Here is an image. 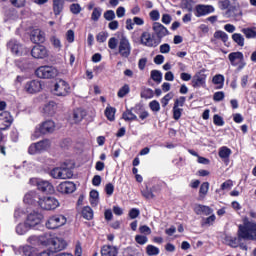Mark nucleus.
Wrapping results in <instances>:
<instances>
[{"label":"nucleus","mask_w":256,"mask_h":256,"mask_svg":"<svg viewBox=\"0 0 256 256\" xmlns=\"http://www.w3.org/2000/svg\"><path fill=\"white\" fill-rule=\"evenodd\" d=\"M228 59L232 67H237V71H243V69L247 67V62H245V56L243 55V52H231L228 55Z\"/></svg>","instance_id":"0eeeda50"},{"label":"nucleus","mask_w":256,"mask_h":256,"mask_svg":"<svg viewBox=\"0 0 256 256\" xmlns=\"http://www.w3.org/2000/svg\"><path fill=\"white\" fill-rule=\"evenodd\" d=\"M233 187V182L231 180H227L221 184L222 191H230Z\"/></svg>","instance_id":"6e6d98bb"},{"label":"nucleus","mask_w":256,"mask_h":256,"mask_svg":"<svg viewBox=\"0 0 256 256\" xmlns=\"http://www.w3.org/2000/svg\"><path fill=\"white\" fill-rule=\"evenodd\" d=\"M211 13H215V8L211 5L199 4L195 7L196 17H205V15H209Z\"/></svg>","instance_id":"4468645a"},{"label":"nucleus","mask_w":256,"mask_h":256,"mask_svg":"<svg viewBox=\"0 0 256 256\" xmlns=\"http://www.w3.org/2000/svg\"><path fill=\"white\" fill-rule=\"evenodd\" d=\"M141 97L142 99H153L155 93L151 88H145L141 91Z\"/></svg>","instance_id":"ea45409f"},{"label":"nucleus","mask_w":256,"mask_h":256,"mask_svg":"<svg viewBox=\"0 0 256 256\" xmlns=\"http://www.w3.org/2000/svg\"><path fill=\"white\" fill-rule=\"evenodd\" d=\"M41 89H42V85H41V81L39 80L28 81L24 86V91H26V93H29L30 95L39 93Z\"/></svg>","instance_id":"f8f14e48"},{"label":"nucleus","mask_w":256,"mask_h":256,"mask_svg":"<svg viewBox=\"0 0 256 256\" xmlns=\"http://www.w3.org/2000/svg\"><path fill=\"white\" fill-rule=\"evenodd\" d=\"M105 116L107 117L108 121H115V108L107 107L105 109Z\"/></svg>","instance_id":"c03bdc74"},{"label":"nucleus","mask_w":256,"mask_h":256,"mask_svg":"<svg viewBox=\"0 0 256 256\" xmlns=\"http://www.w3.org/2000/svg\"><path fill=\"white\" fill-rule=\"evenodd\" d=\"M149 107L154 113H159V111H161V104H159V101L157 100L151 101Z\"/></svg>","instance_id":"49530a36"},{"label":"nucleus","mask_w":256,"mask_h":256,"mask_svg":"<svg viewBox=\"0 0 256 256\" xmlns=\"http://www.w3.org/2000/svg\"><path fill=\"white\" fill-rule=\"evenodd\" d=\"M241 239L246 241H255L256 240V224L253 222H248L243 226H239L238 238H229L228 245L230 247H239Z\"/></svg>","instance_id":"f257e3e1"},{"label":"nucleus","mask_w":256,"mask_h":256,"mask_svg":"<svg viewBox=\"0 0 256 256\" xmlns=\"http://www.w3.org/2000/svg\"><path fill=\"white\" fill-rule=\"evenodd\" d=\"M31 229L29 225H27V222L25 223H20L16 226V233L17 235H25Z\"/></svg>","instance_id":"cd10ccee"},{"label":"nucleus","mask_w":256,"mask_h":256,"mask_svg":"<svg viewBox=\"0 0 256 256\" xmlns=\"http://www.w3.org/2000/svg\"><path fill=\"white\" fill-rule=\"evenodd\" d=\"M13 7H17L21 9V7H25V0H9Z\"/></svg>","instance_id":"13d9d810"},{"label":"nucleus","mask_w":256,"mask_h":256,"mask_svg":"<svg viewBox=\"0 0 256 256\" xmlns=\"http://www.w3.org/2000/svg\"><path fill=\"white\" fill-rule=\"evenodd\" d=\"M160 17H161V15L159 14V12L157 10H152L150 12V19L152 21H159Z\"/></svg>","instance_id":"338daca9"},{"label":"nucleus","mask_w":256,"mask_h":256,"mask_svg":"<svg viewBox=\"0 0 256 256\" xmlns=\"http://www.w3.org/2000/svg\"><path fill=\"white\" fill-rule=\"evenodd\" d=\"M55 109H57V105L55 104V102H49L44 107V111L45 113H47V115H54Z\"/></svg>","instance_id":"e433bc0d"},{"label":"nucleus","mask_w":256,"mask_h":256,"mask_svg":"<svg viewBox=\"0 0 256 256\" xmlns=\"http://www.w3.org/2000/svg\"><path fill=\"white\" fill-rule=\"evenodd\" d=\"M108 47L112 50L118 47V55L123 59H129L131 55V42L125 36H122L119 40L116 37H111L108 40Z\"/></svg>","instance_id":"f03ea898"},{"label":"nucleus","mask_w":256,"mask_h":256,"mask_svg":"<svg viewBox=\"0 0 256 256\" xmlns=\"http://www.w3.org/2000/svg\"><path fill=\"white\" fill-rule=\"evenodd\" d=\"M41 221H43V214L38 212H31L27 216L26 224L30 227V229H33V227L40 225Z\"/></svg>","instance_id":"9b49d317"},{"label":"nucleus","mask_w":256,"mask_h":256,"mask_svg":"<svg viewBox=\"0 0 256 256\" xmlns=\"http://www.w3.org/2000/svg\"><path fill=\"white\" fill-rule=\"evenodd\" d=\"M213 121H214V124H216L218 127H223V125H225V121H223V117L217 114L214 115Z\"/></svg>","instance_id":"bf43d9fd"},{"label":"nucleus","mask_w":256,"mask_h":256,"mask_svg":"<svg viewBox=\"0 0 256 256\" xmlns=\"http://www.w3.org/2000/svg\"><path fill=\"white\" fill-rule=\"evenodd\" d=\"M232 41L238 45V47H245V37L240 33H234L232 35Z\"/></svg>","instance_id":"bb28decb"},{"label":"nucleus","mask_w":256,"mask_h":256,"mask_svg":"<svg viewBox=\"0 0 256 256\" xmlns=\"http://www.w3.org/2000/svg\"><path fill=\"white\" fill-rule=\"evenodd\" d=\"M30 39L32 43H45V32L41 31L39 28H36L31 31Z\"/></svg>","instance_id":"a211bd4d"},{"label":"nucleus","mask_w":256,"mask_h":256,"mask_svg":"<svg viewBox=\"0 0 256 256\" xmlns=\"http://www.w3.org/2000/svg\"><path fill=\"white\" fill-rule=\"evenodd\" d=\"M38 203L41 209H44L45 211H53V209L59 207V200L51 196L39 199Z\"/></svg>","instance_id":"9d476101"},{"label":"nucleus","mask_w":256,"mask_h":256,"mask_svg":"<svg viewBox=\"0 0 256 256\" xmlns=\"http://www.w3.org/2000/svg\"><path fill=\"white\" fill-rule=\"evenodd\" d=\"M50 175L53 179H61V168H54L51 170Z\"/></svg>","instance_id":"052dcab7"},{"label":"nucleus","mask_w":256,"mask_h":256,"mask_svg":"<svg viewBox=\"0 0 256 256\" xmlns=\"http://www.w3.org/2000/svg\"><path fill=\"white\" fill-rule=\"evenodd\" d=\"M194 211L196 215H211V213H213V210L209 206L201 204L196 205Z\"/></svg>","instance_id":"4be33fe9"},{"label":"nucleus","mask_w":256,"mask_h":256,"mask_svg":"<svg viewBox=\"0 0 256 256\" xmlns=\"http://www.w3.org/2000/svg\"><path fill=\"white\" fill-rule=\"evenodd\" d=\"M214 39H220L221 41H223V43H227L229 41V35L219 30L214 33Z\"/></svg>","instance_id":"f704fd0d"},{"label":"nucleus","mask_w":256,"mask_h":256,"mask_svg":"<svg viewBox=\"0 0 256 256\" xmlns=\"http://www.w3.org/2000/svg\"><path fill=\"white\" fill-rule=\"evenodd\" d=\"M42 245L46 247H50L52 253H57L59 251H63L65 247H67V243L65 240L59 237H51L49 234H45L41 237Z\"/></svg>","instance_id":"7ed1b4c3"},{"label":"nucleus","mask_w":256,"mask_h":256,"mask_svg":"<svg viewBox=\"0 0 256 256\" xmlns=\"http://www.w3.org/2000/svg\"><path fill=\"white\" fill-rule=\"evenodd\" d=\"M90 203L92 207H97L99 203V192L96 190H92L90 192Z\"/></svg>","instance_id":"473e14b6"},{"label":"nucleus","mask_w":256,"mask_h":256,"mask_svg":"<svg viewBox=\"0 0 256 256\" xmlns=\"http://www.w3.org/2000/svg\"><path fill=\"white\" fill-rule=\"evenodd\" d=\"M205 81H207V75L200 71L194 75L192 85L193 87H203V85H205Z\"/></svg>","instance_id":"412c9836"},{"label":"nucleus","mask_w":256,"mask_h":256,"mask_svg":"<svg viewBox=\"0 0 256 256\" xmlns=\"http://www.w3.org/2000/svg\"><path fill=\"white\" fill-rule=\"evenodd\" d=\"M207 193H209V182H204L201 184L199 189L198 201H203V199L207 197Z\"/></svg>","instance_id":"a878e982"},{"label":"nucleus","mask_w":256,"mask_h":256,"mask_svg":"<svg viewBox=\"0 0 256 256\" xmlns=\"http://www.w3.org/2000/svg\"><path fill=\"white\" fill-rule=\"evenodd\" d=\"M185 101H187V98H185V96H180L178 99L175 100L174 107H183V105H185Z\"/></svg>","instance_id":"4d7b16f0"},{"label":"nucleus","mask_w":256,"mask_h":256,"mask_svg":"<svg viewBox=\"0 0 256 256\" xmlns=\"http://www.w3.org/2000/svg\"><path fill=\"white\" fill-rule=\"evenodd\" d=\"M81 5L79 4H71L70 5V11L71 13H73V15H79V13H81Z\"/></svg>","instance_id":"5fc2aeb1"},{"label":"nucleus","mask_w":256,"mask_h":256,"mask_svg":"<svg viewBox=\"0 0 256 256\" xmlns=\"http://www.w3.org/2000/svg\"><path fill=\"white\" fill-rule=\"evenodd\" d=\"M141 193H142V196L145 197V199L155 198V194H153V191L149 190L148 188H146V190H143Z\"/></svg>","instance_id":"e2e57ef3"},{"label":"nucleus","mask_w":256,"mask_h":256,"mask_svg":"<svg viewBox=\"0 0 256 256\" xmlns=\"http://www.w3.org/2000/svg\"><path fill=\"white\" fill-rule=\"evenodd\" d=\"M171 99H173V93H172V92L166 94V95L161 99L162 107H167V105H169V101H171Z\"/></svg>","instance_id":"8fccbe9b"},{"label":"nucleus","mask_w":256,"mask_h":256,"mask_svg":"<svg viewBox=\"0 0 256 256\" xmlns=\"http://www.w3.org/2000/svg\"><path fill=\"white\" fill-rule=\"evenodd\" d=\"M65 7V2L63 0H53V11L54 15H61Z\"/></svg>","instance_id":"5701e85b"},{"label":"nucleus","mask_w":256,"mask_h":256,"mask_svg":"<svg viewBox=\"0 0 256 256\" xmlns=\"http://www.w3.org/2000/svg\"><path fill=\"white\" fill-rule=\"evenodd\" d=\"M101 256H119V247L111 244H105L101 247Z\"/></svg>","instance_id":"2eb2a0df"},{"label":"nucleus","mask_w":256,"mask_h":256,"mask_svg":"<svg viewBox=\"0 0 256 256\" xmlns=\"http://www.w3.org/2000/svg\"><path fill=\"white\" fill-rule=\"evenodd\" d=\"M231 6L230 0H219L218 1V7L221 9V11H225L226 9H229Z\"/></svg>","instance_id":"de8ad7c7"},{"label":"nucleus","mask_w":256,"mask_h":256,"mask_svg":"<svg viewBox=\"0 0 256 256\" xmlns=\"http://www.w3.org/2000/svg\"><path fill=\"white\" fill-rule=\"evenodd\" d=\"M82 217L87 221H91V219H93V209L89 206L84 207L82 210Z\"/></svg>","instance_id":"72a5a7b5"},{"label":"nucleus","mask_w":256,"mask_h":256,"mask_svg":"<svg viewBox=\"0 0 256 256\" xmlns=\"http://www.w3.org/2000/svg\"><path fill=\"white\" fill-rule=\"evenodd\" d=\"M224 81L225 77H223V75L221 74L215 75L212 79V83H214V85H220L218 89H221L223 87Z\"/></svg>","instance_id":"79ce46f5"},{"label":"nucleus","mask_w":256,"mask_h":256,"mask_svg":"<svg viewBox=\"0 0 256 256\" xmlns=\"http://www.w3.org/2000/svg\"><path fill=\"white\" fill-rule=\"evenodd\" d=\"M241 32L245 35L246 39H256L255 28H243Z\"/></svg>","instance_id":"c756f323"},{"label":"nucleus","mask_w":256,"mask_h":256,"mask_svg":"<svg viewBox=\"0 0 256 256\" xmlns=\"http://www.w3.org/2000/svg\"><path fill=\"white\" fill-rule=\"evenodd\" d=\"M182 113H183L182 108H177L173 106V119H175V121H179L181 119Z\"/></svg>","instance_id":"09e8293b"},{"label":"nucleus","mask_w":256,"mask_h":256,"mask_svg":"<svg viewBox=\"0 0 256 256\" xmlns=\"http://www.w3.org/2000/svg\"><path fill=\"white\" fill-rule=\"evenodd\" d=\"M107 37H109V33H107V32H100L96 36V41H98V43H105V41H107Z\"/></svg>","instance_id":"3c124183"},{"label":"nucleus","mask_w":256,"mask_h":256,"mask_svg":"<svg viewBox=\"0 0 256 256\" xmlns=\"http://www.w3.org/2000/svg\"><path fill=\"white\" fill-rule=\"evenodd\" d=\"M231 149H229L227 146H223L219 149V158L220 159H229L231 157Z\"/></svg>","instance_id":"c85d7f7f"},{"label":"nucleus","mask_w":256,"mask_h":256,"mask_svg":"<svg viewBox=\"0 0 256 256\" xmlns=\"http://www.w3.org/2000/svg\"><path fill=\"white\" fill-rule=\"evenodd\" d=\"M7 47L11 53H14V55H23V45H21L17 40H10Z\"/></svg>","instance_id":"6ab92c4d"},{"label":"nucleus","mask_w":256,"mask_h":256,"mask_svg":"<svg viewBox=\"0 0 256 256\" xmlns=\"http://www.w3.org/2000/svg\"><path fill=\"white\" fill-rule=\"evenodd\" d=\"M52 93L57 97H67L71 93V86L67 81L58 79L53 86Z\"/></svg>","instance_id":"423d86ee"},{"label":"nucleus","mask_w":256,"mask_h":256,"mask_svg":"<svg viewBox=\"0 0 256 256\" xmlns=\"http://www.w3.org/2000/svg\"><path fill=\"white\" fill-rule=\"evenodd\" d=\"M36 147L38 148L39 153H41V151H47V149L51 147V142L49 140H42L36 143Z\"/></svg>","instance_id":"2f4dec72"},{"label":"nucleus","mask_w":256,"mask_h":256,"mask_svg":"<svg viewBox=\"0 0 256 256\" xmlns=\"http://www.w3.org/2000/svg\"><path fill=\"white\" fill-rule=\"evenodd\" d=\"M53 131H55V122L53 120L45 121L35 128L32 139H39L41 135H47V133H53Z\"/></svg>","instance_id":"39448f33"},{"label":"nucleus","mask_w":256,"mask_h":256,"mask_svg":"<svg viewBox=\"0 0 256 256\" xmlns=\"http://www.w3.org/2000/svg\"><path fill=\"white\" fill-rule=\"evenodd\" d=\"M85 115H87V113L81 108H78V109L74 110L73 117H72L73 122L74 123H81V121H83Z\"/></svg>","instance_id":"b1692460"},{"label":"nucleus","mask_w":256,"mask_h":256,"mask_svg":"<svg viewBox=\"0 0 256 256\" xmlns=\"http://www.w3.org/2000/svg\"><path fill=\"white\" fill-rule=\"evenodd\" d=\"M140 43L141 45H144V47H158V45L161 43V40L157 39V36L155 34H151L149 32H143L140 36Z\"/></svg>","instance_id":"6e6552de"},{"label":"nucleus","mask_w":256,"mask_h":256,"mask_svg":"<svg viewBox=\"0 0 256 256\" xmlns=\"http://www.w3.org/2000/svg\"><path fill=\"white\" fill-rule=\"evenodd\" d=\"M66 41H68V43H73V41H75V32L73 30H68L66 32Z\"/></svg>","instance_id":"0e129e2a"},{"label":"nucleus","mask_w":256,"mask_h":256,"mask_svg":"<svg viewBox=\"0 0 256 256\" xmlns=\"http://www.w3.org/2000/svg\"><path fill=\"white\" fill-rule=\"evenodd\" d=\"M122 119H124V121H137V115L133 114L131 110H126L122 114Z\"/></svg>","instance_id":"c9c22d12"},{"label":"nucleus","mask_w":256,"mask_h":256,"mask_svg":"<svg viewBox=\"0 0 256 256\" xmlns=\"http://www.w3.org/2000/svg\"><path fill=\"white\" fill-rule=\"evenodd\" d=\"M146 253L149 256H155V255H159L160 250L158 247L154 246V245H148L146 247Z\"/></svg>","instance_id":"37998d69"},{"label":"nucleus","mask_w":256,"mask_h":256,"mask_svg":"<svg viewBox=\"0 0 256 256\" xmlns=\"http://www.w3.org/2000/svg\"><path fill=\"white\" fill-rule=\"evenodd\" d=\"M35 75L39 79H55L59 76V70L54 66L44 65L35 70Z\"/></svg>","instance_id":"20e7f679"},{"label":"nucleus","mask_w":256,"mask_h":256,"mask_svg":"<svg viewBox=\"0 0 256 256\" xmlns=\"http://www.w3.org/2000/svg\"><path fill=\"white\" fill-rule=\"evenodd\" d=\"M152 29H153L155 35L157 36L156 38L160 41V43H161V39H163V37H167V35H169V30H167V28L159 22H154Z\"/></svg>","instance_id":"ddd939ff"},{"label":"nucleus","mask_w":256,"mask_h":256,"mask_svg":"<svg viewBox=\"0 0 256 256\" xmlns=\"http://www.w3.org/2000/svg\"><path fill=\"white\" fill-rule=\"evenodd\" d=\"M135 241H136V243H138V245H145L147 243V241H149V238H147V236H143V235H136Z\"/></svg>","instance_id":"864d4df0"},{"label":"nucleus","mask_w":256,"mask_h":256,"mask_svg":"<svg viewBox=\"0 0 256 256\" xmlns=\"http://www.w3.org/2000/svg\"><path fill=\"white\" fill-rule=\"evenodd\" d=\"M22 255L31 256V246H24L21 248Z\"/></svg>","instance_id":"774afa93"},{"label":"nucleus","mask_w":256,"mask_h":256,"mask_svg":"<svg viewBox=\"0 0 256 256\" xmlns=\"http://www.w3.org/2000/svg\"><path fill=\"white\" fill-rule=\"evenodd\" d=\"M13 123V119L9 112L0 113V130L5 131V129H9L11 124Z\"/></svg>","instance_id":"dca6fc26"},{"label":"nucleus","mask_w":256,"mask_h":256,"mask_svg":"<svg viewBox=\"0 0 256 256\" xmlns=\"http://www.w3.org/2000/svg\"><path fill=\"white\" fill-rule=\"evenodd\" d=\"M130 91H131V88L129 87V85L125 84L123 87L119 89L117 95L120 99H123L125 95H129Z\"/></svg>","instance_id":"a19ab883"},{"label":"nucleus","mask_w":256,"mask_h":256,"mask_svg":"<svg viewBox=\"0 0 256 256\" xmlns=\"http://www.w3.org/2000/svg\"><path fill=\"white\" fill-rule=\"evenodd\" d=\"M73 177V170L70 168H61L60 179H71Z\"/></svg>","instance_id":"58836bf2"},{"label":"nucleus","mask_w":256,"mask_h":256,"mask_svg":"<svg viewBox=\"0 0 256 256\" xmlns=\"http://www.w3.org/2000/svg\"><path fill=\"white\" fill-rule=\"evenodd\" d=\"M104 19H106V21H113V19H115V11L113 10H108L104 13Z\"/></svg>","instance_id":"680f3d73"},{"label":"nucleus","mask_w":256,"mask_h":256,"mask_svg":"<svg viewBox=\"0 0 256 256\" xmlns=\"http://www.w3.org/2000/svg\"><path fill=\"white\" fill-rule=\"evenodd\" d=\"M102 10L101 8H94L91 19L92 21H99V18L101 17Z\"/></svg>","instance_id":"603ef678"},{"label":"nucleus","mask_w":256,"mask_h":256,"mask_svg":"<svg viewBox=\"0 0 256 256\" xmlns=\"http://www.w3.org/2000/svg\"><path fill=\"white\" fill-rule=\"evenodd\" d=\"M151 79H153L155 83H161V81H163V73L159 70H152Z\"/></svg>","instance_id":"4c0bfd02"},{"label":"nucleus","mask_w":256,"mask_h":256,"mask_svg":"<svg viewBox=\"0 0 256 256\" xmlns=\"http://www.w3.org/2000/svg\"><path fill=\"white\" fill-rule=\"evenodd\" d=\"M59 189L62 193H73L75 191V184L73 182H63L60 184Z\"/></svg>","instance_id":"393cba45"},{"label":"nucleus","mask_w":256,"mask_h":256,"mask_svg":"<svg viewBox=\"0 0 256 256\" xmlns=\"http://www.w3.org/2000/svg\"><path fill=\"white\" fill-rule=\"evenodd\" d=\"M36 183L39 191H42V193H54L55 191L53 184L49 181L39 180Z\"/></svg>","instance_id":"aec40b11"},{"label":"nucleus","mask_w":256,"mask_h":256,"mask_svg":"<svg viewBox=\"0 0 256 256\" xmlns=\"http://www.w3.org/2000/svg\"><path fill=\"white\" fill-rule=\"evenodd\" d=\"M106 194L111 197L113 195V192L115 191V186L112 183H108L105 186Z\"/></svg>","instance_id":"69168bd1"},{"label":"nucleus","mask_w":256,"mask_h":256,"mask_svg":"<svg viewBox=\"0 0 256 256\" xmlns=\"http://www.w3.org/2000/svg\"><path fill=\"white\" fill-rule=\"evenodd\" d=\"M67 223V218L63 215H54L48 218L45 223L47 229H59V227H63Z\"/></svg>","instance_id":"1a4fd4ad"},{"label":"nucleus","mask_w":256,"mask_h":256,"mask_svg":"<svg viewBox=\"0 0 256 256\" xmlns=\"http://www.w3.org/2000/svg\"><path fill=\"white\" fill-rule=\"evenodd\" d=\"M50 41H51L54 49L61 51V47H63V45L61 44V40L59 38H57L56 36H52L50 38Z\"/></svg>","instance_id":"a18cd8bd"},{"label":"nucleus","mask_w":256,"mask_h":256,"mask_svg":"<svg viewBox=\"0 0 256 256\" xmlns=\"http://www.w3.org/2000/svg\"><path fill=\"white\" fill-rule=\"evenodd\" d=\"M31 55L34 59H45L47 57V48L43 45H36L32 48Z\"/></svg>","instance_id":"f3484780"},{"label":"nucleus","mask_w":256,"mask_h":256,"mask_svg":"<svg viewBox=\"0 0 256 256\" xmlns=\"http://www.w3.org/2000/svg\"><path fill=\"white\" fill-rule=\"evenodd\" d=\"M37 198L38 197L35 192H29L24 196V203H27L28 205H33V203H35Z\"/></svg>","instance_id":"7c9ffc66"}]
</instances>
